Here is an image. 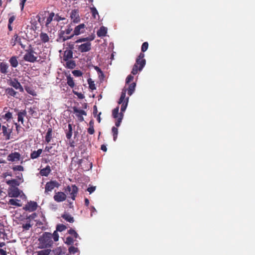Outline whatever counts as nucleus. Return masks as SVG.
I'll list each match as a JSON object with an SVG mask.
<instances>
[{"mask_svg": "<svg viewBox=\"0 0 255 255\" xmlns=\"http://www.w3.org/2000/svg\"><path fill=\"white\" fill-rule=\"evenodd\" d=\"M81 43L86 42L81 44V52L89 51L91 49V43L95 38V32L91 27H87L85 29V24H81Z\"/></svg>", "mask_w": 255, "mask_h": 255, "instance_id": "1", "label": "nucleus"}, {"mask_svg": "<svg viewBox=\"0 0 255 255\" xmlns=\"http://www.w3.org/2000/svg\"><path fill=\"white\" fill-rule=\"evenodd\" d=\"M148 47V43L147 42H144L142 43L141 50L142 52L140 53L138 57L136 59L135 64H134L132 71L131 74L133 75H136L138 71H140L142 70L146 64V60L144 59V54L143 52H145Z\"/></svg>", "mask_w": 255, "mask_h": 255, "instance_id": "2", "label": "nucleus"}, {"mask_svg": "<svg viewBox=\"0 0 255 255\" xmlns=\"http://www.w3.org/2000/svg\"><path fill=\"white\" fill-rule=\"evenodd\" d=\"M52 239V234L45 232L42 235V236L39 240L42 245L43 248H48L51 247L53 244Z\"/></svg>", "mask_w": 255, "mask_h": 255, "instance_id": "3", "label": "nucleus"}, {"mask_svg": "<svg viewBox=\"0 0 255 255\" xmlns=\"http://www.w3.org/2000/svg\"><path fill=\"white\" fill-rule=\"evenodd\" d=\"M26 54L24 55L23 59L25 61L33 63L37 61V57L34 55L36 53L31 47L26 50Z\"/></svg>", "mask_w": 255, "mask_h": 255, "instance_id": "4", "label": "nucleus"}, {"mask_svg": "<svg viewBox=\"0 0 255 255\" xmlns=\"http://www.w3.org/2000/svg\"><path fill=\"white\" fill-rule=\"evenodd\" d=\"M92 167V164L88 158L81 159V168L84 171H88Z\"/></svg>", "mask_w": 255, "mask_h": 255, "instance_id": "5", "label": "nucleus"}, {"mask_svg": "<svg viewBox=\"0 0 255 255\" xmlns=\"http://www.w3.org/2000/svg\"><path fill=\"white\" fill-rule=\"evenodd\" d=\"M59 184L56 181H51L46 183L45 187V193L48 194L51 192L55 187H58Z\"/></svg>", "mask_w": 255, "mask_h": 255, "instance_id": "6", "label": "nucleus"}, {"mask_svg": "<svg viewBox=\"0 0 255 255\" xmlns=\"http://www.w3.org/2000/svg\"><path fill=\"white\" fill-rule=\"evenodd\" d=\"M70 17L74 23H78L80 21L79 10L78 9H74L72 10Z\"/></svg>", "mask_w": 255, "mask_h": 255, "instance_id": "7", "label": "nucleus"}, {"mask_svg": "<svg viewBox=\"0 0 255 255\" xmlns=\"http://www.w3.org/2000/svg\"><path fill=\"white\" fill-rule=\"evenodd\" d=\"M20 194V191L16 187H11L8 190V195L11 197H17Z\"/></svg>", "mask_w": 255, "mask_h": 255, "instance_id": "8", "label": "nucleus"}, {"mask_svg": "<svg viewBox=\"0 0 255 255\" xmlns=\"http://www.w3.org/2000/svg\"><path fill=\"white\" fill-rule=\"evenodd\" d=\"M20 154L17 152H14L9 154L7 160L10 161H17L20 160Z\"/></svg>", "mask_w": 255, "mask_h": 255, "instance_id": "9", "label": "nucleus"}, {"mask_svg": "<svg viewBox=\"0 0 255 255\" xmlns=\"http://www.w3.org/2000/svg\"><path fill=\"white\" fill-rule=\"evenodd\" d=\"M37 204L36 202L30 201L25 205L24 209L29 211H34L36 210Z\"/></svg>", "mask_w": 255, "mask_h": 255, "instance_id": "10", "label": "nucleus"}, {"mask_svg": "<svg viewBox=\"0 0 255 255\" xmlns=\"http://www.w3.org/2000/svg\"><path fill=\"white\" fill-rule=\"evenodd\" d=\"M66 198V195L63 192H58L54 196V200L58 202H62L64 201Z\"/></svg>", "mask_w": 255, "mask_h": 255, "instance_id": "11", "label": "nucleus"}, {"mask_svg": "<svg viewBox=\"0 0 255 255\" xmlns=\"http://www.w3.org/2000/svg\"><path fill=\"white\" fill-rule=\"evenodd\" d=\"M78 188L75 186L72 185V186H68L66 191H68L71 195V198L73 199H75V194L77 193Z\"/></svg>", "mask_w": 255, "mask_h": 255, "instance_id": "12", "label": "nucleus"}, {"mask_svg": "<svg viewBox=\"0 0 255 255\" xmlns=\"http://www.w3.org/2000/svg\"><path fill=\"white\" fill-rule=\"evenodd\" d=\"M8 65L7 63L1 62H0V72L4 74H6L8 73Z\"/></svg>", "mask_w": 255, "mask_h": 255, "instance_id": "13", "label": "nucleus"}, {"mask_svg": "<svg viewBox=\"0 0 255 255\" xmlns=\"http://www.w3.org/2000/svg\"><path fill=\"white\" fill-rule=\"evenodd\" d=\"M10 85L16 89L19 90L20 92H22L23 91V89L20 83L15 79L10 82Z\"/></svg>", "mask_w": 255, "mask_h": 255, "instance_id": "14", "label": "nucleus"}, {"mask_svg": "<svg viewBox=\"0 0 255 255\" xmlns=\"http://www.w3.org/2000/svg\"><path fill=\"white\" fill-rule=\"evenodd\" d=\"M16 42L18 43L22 48H24L25 45L22 44L20 38H19L17 34H15L11 40V44L13 46L15 45Z\"/></svg>", "mask_w": 255, "mask_h": 255, "instance_id": "15", "label": "nucleus"}, {"mask_svg": "<svg viewBox=\"0 0 255 255\" xmlns=\"http://www.w3.org/2000/svg\"><path fill=\"white\" fill-rule=\"evenodd\" d=\"M107 33V28L106 27L102 26L100 28L97 32L98 37H104L106 35Z\"/></svg>", "mask_w": 255, "mask_h": 255, "instance_id": "16", "label": "nucleus"}, {"mask_svg": "<svg viewBox=\"0 0 255 255\" xmlns=\"http://www.w3.org/2000/svg\"><path fill=\"white\" fill-rule=\"evenodd\" d=\"M29 30L30 31V34H31V35H27L28 38L33 39L34 38H36L38 36L37 33L36 32L35 30L32 27H31L29 28H27V35L28 34V33Z\"/></svg>", "mask_w": 255, "mask_h": 255, "instance_id": "17", "label": "nucleus"}, {"mask_svg": "<svg viewBox=\"0 0 255 255\" xmlns=\"http://www.w3.org/2000/svg\"><path fill=\"white\" fill-rule=\"evenodd\" d=\"M40 38L42 42L46 43L49 41L50 37L48 35V34L46 33L42 32L40 34Z\"/></svg>", "mask_w": 255, "mask_h": 255, "instance_id": "18", "label": "nucleus"}, {"mask_svg": "<svg viewBox=\"0 0 255 255\" xmlns=\"http://www.w3.org/2000/svg\"><path fill=\"white\" fill-rule=\"evenodd\" d=\"M50 167L49 165H47L45 168L42 169L40 170V173L42 176H47L50 173Z\"/></svg>", "mask_w": 255, "mask_h": 255, "instance_id": "19", "label": "nucleus"}, {"mask_svg": "<svg viewBox=\"0 0 255 255\" xmlns=\"http://www.w3.org/2000/svg\"><path fill=\"white\" fill-rule=\"evenodd\" d=\"M51 254H53L54 255H60L64 254V252H63V248L61 247H59L53 250H51Z\"/></svg>", "mask_w": 255, "mask_h": 255, "instance_id": "20", "label": "nucleus"}, {"mask_svg": "<svg viewBox=\"0 0 255 255\" xmlns=\"http://www.w3.org/2000/svg\"><path fill=\"white\" fill-rule=\"evenodd\" d=\"M79 34H80V25L76 26L73 35L70 36L63 37V41H65L66 40L71 38L74 35H78Z\"/></svg>", "mask_w": 255, "mask_h": 255, "instance_id": "21", "label": "nucleus"}, {"mask_svg": "<svg viewBox=\"0 0 255 255\" xmlns=\"http://www.w3.org/2000/svg\"><path fill=\"white\" fill-rule=\"evenodd\" d=\"M9 62L12 67L16 68L18 66V62L16 56H12L11 57Z\"/></svg>", "mask_w": 255, "mask_h": 255, "instance_id": "22", "label": "nucleus"}, {"mask_svg": "<svg viewBox=\"0 0 255 255\" xmlns=\"http://www.w3.org/2000/svg\"><path fill=\"white\" fill-rule=\"evenodd\" d=\"M42 152V149H39L37 151H33L30 154V157L32 159H35L39 157Z\"/></svg>", "mask_w": 255, "mask_h": 255, "instance_id": "23", "label": "nucleus"}, {"mask_svg": "<svg viewBox=\"0 0 255 255\" xmlns=\"http://www.w3.org/2000/svg\"><path fill=\"white\" fill-rule=\"evenodd\" d=\"M61 217L70 223H73L74 221L73 217L68 213H64L61 216Z\"/></svg>", "mask_w": 255, "mask_h": 255, "instance_id": "24", "label": "nucleus"}, {"mask_svg": "<svg viewBox=\"0 0 255 255\" xmlns=\"http://www.w3.org/2000/svg\"><path fill=\"white\" fill-rule=\"evenodd\" d=\"M6 183L11 187H16L18 186L20 184L19 182L16 179L7 180L6 181Z\"/></svg>", "mask_w": 255, "mask_h": 255, "instance_id": "25", "label": "nucleus"}, {"mask_svg": "<svg viewBox=\"0 0 255 255\" xmlns=\"http://www.w3.org/2000/svg\"><path fill=\"white\" fill-rule=\"evenodd\" d=\"M1 128L3 135L6 136V139H9L10 138V130L7 129V128L5 126H2Z\"/></svg>", "mask_w": 255, "mask_h": 255, "instance_id": "26", "label": "nucleus"}, {"mask_svg": "<svg viewBox=\"0 0 255 255\" xmlns=\"http://www.w3.org/2000/svg\"><path fill=\"white\" fill-rule=\"evenodd\" d=\"M136 84L134 82L131 83L128 87V95L131 96L132 93L134 92Z\"/></svg>", "mask_w": 255, "mask_h": 255, "instance_id": "27", "label": "nucleus"}, {"mask_svg": "<svg viewBox=\"0 0 255 255\" xmlns=\"http://www.w3.org/2000/svg\"><path fill=\"white\" fill-rule=\"evenodd\" d=\"M68 129H66V137L68 139H70L71 137L72 134V125L71 124H68Z\"/></svg>", "mask_w": 255, "mask_h": 255, "instance_id": "28", "label": "nucleus"}, {"mask_svg": "<svg viewBox=\"0 0 255 255\" xmlns=\"http://www.w3.org/2000/svg\"><path fill=\"white\" fill-rule=\"evenodd\" d=\"M94 124V123L93 120H91L89 122V128L87 129L88 132L90 134H93L95 132Z\"/></svg>", "mask_w": 255, "mask_h": 255, "instance_id": "29", "label": "nucleus"}, {"mask_svg": "<svg viewBox=\"0 0 255 255\" xmlns=\"http://www.w3.org/2000/svg\"><path fill=\"white\" fill-rule=\"evenodd\" d=\"M52 128H49L45 136V141L47 143L49 142L52 138Z\"/></svg>", "mask_w": 255, "mask_h": 255, "instance_id": "30", "label": "nucleus"}, {"mask_svg": "<svg viewBox=\"0 0 255 255\" xmlns=\"http://www.w3.org/2000/svg\"><path fill=\"white\" fill-rule=\"evenodd\" d=\"M52 255L51 250H50V249H46V250H41L37 252V255Z\"/></svg>", "mask_w": 255, "mask_h": 255, "instance_id": "31", "label": "nucleus"}, {"mask_svg": "<svg viewBox=\"0 0 255 255\" xmlns=\"http://www.w3.org/2000/svg\"><path fill=\"white\" fill-rule=\"evenodd\" d=\"M26 112L25 111H23L22 112H19L18 113V122H21V123H23V117L26 116Z\"/></svg>", "mask_w": 255, "mask_h": 255, "instance_id": "32", "label": "nucleus"}, {"mask_svg": "<svg viewBox=\"0 0 255 255\" xmlns=\"http://www.w3.org/2000/svg\"><path fill=\"white\" fill-rule=\"evenodd\" d=\"M128 98H127L126 99V101H125L121 104L122 106H121V113H120L123 114V113L126 111L127 106H128Z\"/></svg>", "mask_w": 255, "mask_h": 255, "instance_id": "33", "label": "nucleus"}, {"mask_svg": "<svg viewBox=\"0 0 255 255\" xmlns=\"http://www.w3.org/2000/svg\"><path fill=\"white\" fill-rule=\"evenodd\" d=\"M19 201H20L18 199H11L8 201V204H10L11 205L16 206L18 207H20L21 205L18 203Z\"/></svg>", "mask_w": 255, "mask_h": 255, "instance_id": "34", "label": "nucleus"}, {"mask_svg": "<svg viewBox=\"0 0 255 255\" xmlns=\"http://www.w3.org/2000/svg\"><path fill=\"white\" fill-rule=\"evenodd\" d=\"M127 90L126 89H124L122 92L121 97L120 98L119 101L118 102L119 104H121L123 102L126 101V95Z\"/></svg>", "mask_w": 255, "mask_h": 255, "instance_id": "35", "label": "nucleus"}, {"mask_svg": "<svg viewBox=\"0 0 255 255\" xmlns=\"http://www.w3.org/2000/svg\"><path fill=\"white\" fill-rule=\"evenodd\" d=\"M6 93L9 96L17 97L16 95L17 93L12 88H7L6 90Z\"/></svg>", "mask_w": 255, "mask_h": 255, "instance_id": "36", "label": "nucleus"}, {"mask_svg": "<svg viewBox=\"0 0 255 255\" xmlns=\"http://www.w3.org/2000/svg\"><path fill=\"white\" fill-rule=\"evenodd\" d=\"M112 133L113 134V139L116 141L118 134V129L117 127H113L112 129Z\"/></svg>", "mask_w": 255, "mask_h": 255, "instance_id": "37", "label": "nucleus"}, {"mask_svg": "<svg viewBox=\"0 0 255 255\" xmlns=\"http://www.w3.org/2000/svg\"><path fill=\"white\" fill-rule=\"evenodd\" d=\"M119 107H117L115 108L112 112V115L114 118L117 119L120 117V113H119Z\"/></svg>", "mask_w": 255, "mask_h": 255, "instance_id": "38", "label": "nucleus"}, {"mask_svg": "<svg viewBox=\"0 0 255 255\" xmlns=\"http://www.w3.org/2000/svg\"><path fill=\"white\" fill-rule=\"evenodd\" d=\"M54 16V13L51 12L49 14V16L47 17L46 22V26H48V24L50 23V22L52 21L53 18Z\"/></svg>", "mask_w": 255, "mask_h": 255, "instance_id": "39", "label": "nucleus"}, {"mask_svg": "<svg viewBox=\"0 0 255 255\" xmlns=\"http://www.w3.org/2000/svg\"><path fill=\"white\" fill-rule=\"evenodd\" d=\"M123 117H124V114L120 113V117L119 118H118L117 121L115 123V126L117 127V128L119 127L120 126L121 123L123 119Z\"/></svg>", "mask_w": 255, "mask_h": 255, "instance_id": "40", "label": "nucleus"}, {"mask_svg": "<svg viewBox=\"0 0 255 255\" xmlns=\"http://www.w3.org/2000/svg\"><path fill=\"white\" fill-rule=\"evenodd\" d=\"M67 228L65 225L63 224H58L56 226V230L57 231L62 232L65 230Z\"/></svg>", "mask_w": 255, "mask_h": 255, "instance_id": "41", "label": "nucleus"}, {"mask_svg": "<svg viewBox=\"0 0 255 255\" xmlns=\"http://www.w3.org/2000/svg\"><path fill=\"white\" fill-rule=\"evenodd\" d=\"M67 67L70 69H73L75 66V63L74 61H68L66 63Z\"/></svg>", "mask_w": 255, "mask_h": 255, "instance_id": "42", "label": "nucleus"}, {"mask_svg": "<svg viewBox=\"0 0 255 255\" xmlns=\"http://www.w3.org/2000/svg\"><path fill=\"white\" fill-rule=\"evenodd\" d=\"M74 240L73 238L71 237H68L66 239L65 243L67 245H71L74 243Z\"/></svg>", "mask_w": 255, "mask_h": 255, "instance_id": "43", "label": "nucleus"}, {"mask_svg": "<svg viewBox=\"0 0 255 255\" xmlns=\"http://www.w3.org/2000/svg\"><path fill=\"white\" fill-rule=\"evenodd\" d=\"M67 84L70 87L72 88L74 86V82L71 77H68L67 78Z\"/></svg>", "mask_w": 255, "mask_h": 255, "instance_id": "44", "label": "nucleus"}, {"mask_svg": "<svg viewBox=\"0 0 255 255\" xmlns=\"http://www.w3.org/2000/svg\"><path fill=\"white\" fill-rule=\"evenodd\" d=\"M91 12L94 18H96V15H98V12L97 9L95 7H92L90 8Z\"/></svg>", "mask_w": 255, "mask_h": 255, "instance_id": "45", "label": "nucleus"}, {"mask_svg": "<svg viewBox=\"0 0 255 255\" xmlns=\"http://www.w3.org/2000/svg\"><path fill=\"white\" fill-rule=\"evenodd\" d=\"M68 233L73 236V237L75 239H76L78 236V234L75 232V230L73 229H70L68 231Z\"/></svg>", "mask_w": 255, "mask_h": 255, "instance_id": "46", "label": "nucleus"}, {"mask_svg": "<svg viewBox=\"0 0 255 255\" xmlns=\"http://www.w3.org/2000/svg\"><path fill=\"white\" fill-rule=\"evenodd\" d=\"M78 251L77 248H75L73 246H71L69 248V252L70 254H75Z\"/></svg>", "mask_w": 255, "mask_h": 255, "instance_id": "47", "label": "nucleus"}, {"mask_svg": "<svg viewBox=\"0 0 255 255\" xmlns=\"http://www.w3.org/2000/svg\"><path fill=\"white\" fill-rule=\"evenodd\" d=\"M52 238H53V240L55 242H57L58 241L59 239V235L57 233V231H55L54 233L52 234Z\"/></svg>", "mask_w": 255, "mask_h": 255, "instance_id": "48", "label": "nucleus"}, {"mask_svg": "<svg viewBox=\"0 0 255 255\" xmlns=\"http://www.w3.org/2000/svg\"><path fill=\"white\" fill-rule=\"evenodd\" d=\"M12 169L14 171H23L24 168L21 165H16L12 167Z\"/></svg>", "mask_w": 255, "mask_h": 255, "instance_id": "49", "label": "nucleus"}, {"mask_svg": "<svg viewBox=\"0 0 255 255\" xmlns=\"http://www.w3.org/2000/svg\"><path fill=\"white\" fill-rule=\"evenodd\" d=\"M72 108L74 113L75 114V115L77 117L80 118V109L78 107H73Z\"/></svg>", "mask_w": 255, "mask_h": 255, "instance_id": "50", "label": "nucleus"}, {"mask_svg": "<svg viewBox=\"0 0 255 255\" xmlns=\"http://www.w3.org/2000/svg\"><path fill=\"white\" fill-rule=\"evenodd\" d=\"M64 60H66L67 58H70L72 57V53L70 51L65 52L64 53Z\"/></svg>", "mask_w": 255, "mask_h": 255, "instance_id": "51", "label": "nucleus"}, {"mask_svg": "<svg viewBox=\"0 0 255 255\" xmlns=\"http://www.w3.org/2000/svg\"><path fill=\"white\" fill-rule=\"evenodd\" d=\"M31 227V225L29 223H26L25 224H23L22 228L25 230H28Z\"/></svg>", "mask_w": 255, "mask_h": 255, "instance_id": "52", "label": "nucleus"}, {"mask_svg": "<svg viewBox=\"0 0 255 255\" xmlns=\"http://www.w3.org/2000/svg\"><path fill=\"white\" fill-rule=\"evenodd\" d=\"M96 186H92L91 187H88L87 189V190L90 193V194H91L92 193L95 191V190H96Z\"/></svg>", "mask_w": 255, "mask_h": 255, "instance_id": "53", "label": "nucleus"}, {"mask_svg": "<svg viewBox=\"0 0 255 255\" xmlns=\"http://www.w3.org/2000/svg\"><path fill=\"white\" fill-rule=\"evenodd\" d=\"M133 79V76L131 75H129L126 79V83L128 84L129 82H130L131 81H132Z\"/></svg>", "mask_w": 255, "mask_h": 255, "instance_id": "54", "label": "nucleus"}, {"mask_svg": "<svg viewBox=\"0 0 255 255\" xmlns=\"http://www.w3.org/2000/svg\"><path fill=\"white\" fill-rule=\"evenodd\" d=\"M4 117L8 119H11L12 118V114L10 112H8L5 114Z\"/></svg>", "mask_w": 255, "mask_h": 255, "instance_id": "55", "label": "nucleus"}, {"mask_svg": "<svg viewBox=\"0 0 255 255\" xmlns=\"http://www.w3.org/2000/svg\"><path fill=\"white\" fill-rule=\"evenodd\" d=\"M88 83L89 84V87L91 89L93 90L96 89L95 85L93 84V82H90L89 81H88Z\"/></svg>", "mask_w": 255, "mask_h": 255, "instance_id": "56", "label": "nucleus"}, {"mask_svg": "<svg viewBox=\"0 0 255 255\" xmlns=\"http://www.w3.org/2000/svg\"><path fill=\"white\" fill-rule=\"evenodd\" d=\"M74 75L76 76H80V70H74L72 72Z\"/></svg>", "mask_w": 255, "mask_h": 255, "instance_id": "57", "label": "nucleus"}, {"mask_svg": "<svg viewBox=\"0 0 255 255\" xmlns=\"http://www.w3.org/2000/svg\"><path fill=\"white\" fill-rule=\"evenodd\" d=\"M15 19V16H11L9 18V20H8V23L9 24H11L13 21Z\"/></svg>", "mask_w": 255, "mask_h": 255, "instance_id": "58", "label": "nucleus"}, {"mask_svg": "<svg viewBox=\"0 0 255 255\" xmlns=\"http://www.w3.org/2000/svg\"><path fill=\"white\" fill-rule=\"evenodd\" d=\"M26 0H21V2L20 4L21 5V10H23V9L24 3L26 1Z\"/></svg>", "mask_w": 255, "mask_h": 255, "instance_id": "59", "label": "nucleus"}, {"mask_svg": "<svg viewBox=\"0 0 255 255\" xmlns=\"http://www.w3.org/2000/svg\"><path fill=\"white\" fill-rule=\"evenodd\" d=\"M0 254L1 255H6V252L3 249H0Z\"/></svg>", "mask_w": 255, "mask_h": 255, "instance_id": "60", "label": "nucleus"}, {"mask_svg": "<svg viewBox=\"0 0 255 255\" xmlns=\"http://www.w3.org/2000/svg\"><path fill=\"white\" fill-rule=\"evenodd\" d=\"M101 149L104 151H106L107 150V148L106 147V146L104 144H103L101 145Z\"/></svg>", "mask_w": 255, "mask_h": 255, "instance_id": "61", "label": "nucleus"}, {"mask_svg": "<svg viewBox=\"0 0 255 255\" xmlns=\"http://www.w3.org/2000/svg\"><path fill=\"white\" fill-rule=\"evenodd\" d=\"M29 113L31 115L33 116V114H34L35 113H36V112H35V111L34 110V109H32V108H30V109H29Z\"/></svg>", "mask_w": 255, "mask_h": 255, "instance_id": "62", "label": "nucleus"}, {"mask_svg": "<svg viewBox=\"0 0 255 255\" xmlns=\"http://www.w3.org/2000/svg\"><path fill=\"white\" fill-rule=\"evenodd\" d=\"M85 204L87 206H88L89 204V201L87 198L85 199Z\"/></svg>", "mask_w": 255, "mask_h": 255, "instance_id": "63", "label": "nucleus"}, {"mask_svg": "<svg viewBox=\"0 0 255 255\" xmlns=\"http://www.w3.org/2000/svg\"><path fill=\"white\" fill-rule=\"evenodd\" d=\"M95 69L97 71V72H100V73H102V70H101V69L100 68H99L98 67H95Z\"/></svg>", "mask_w": 255, "mask_h": 255, "instance_id": "64", "label": "nucleus"}]
</instances>
